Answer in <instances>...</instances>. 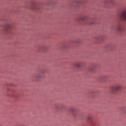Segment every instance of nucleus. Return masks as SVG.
Instances as JSON below:
<instances>
[{"label":"nucleus","instance_id":"nucleus-1","mask_svg":"<svg viewBox=\"0 0 126 126\" xmlns=\"http://www.w3.org/2000/svg\"><path fill=\"white\" fill-rule=\"evenodd\" d=\"M122 88L121 84H117L115 86H112L111 87V90L112 93H116L118 91H120Z\"/></svg>","mask_w":126,"mask_h":126},{"label":"nucleus","instance_id":"nucleus-2","mask_svg":"<svg viewBox=\"0 0 126 126\" xmlns=\"http://www.w3.org/2000/svg\"><path fill=\"white\" fill-rule=\"evenodd\" d=\"M12 28H13V25L12 24H7L4 28V31L7 32V33H9V32Z\"/></svg>","mask_w":126,"mask_h":126},{"label":"nucleus","instance_id":"nucleus-3","mask_svg":"<svg viewBox=\"0 0 126 126\" xmlns=\"http://www.w3.org/2000/svg\"><path fill=\"white\" fill-rule=\"evenodd\" d=\"M88 121L91 126H96V122L92 120V117L91 116H89L88 117Z\"/></svg>","mask_w":126,"mask_h":126},{"label":"nucleus","instance_id":"nucleus-4","mask_svg":"<svg viewBox=\"0 0 126 126\" xmlns=\"http://www.w3.org/2000/svg\"><path fill=\"white\" fill-rule=\"evenodd\" d=\"M120 18L123 20H126V11H124L121 13Z\"/></svg>","mask_w":126,"mask_h":126},{"label":"nucleus","instance_id":"nucleus-5","mask_svg":"<svg viewBox=\"0 0 126 126\" xmlns=\"http://www.w3.org/2000/svg\"><path fill=\"white\" fill-rule=\"evenodd\" d=\"M81 20H82V21H86V22H88V23H90V24H93V23H90L89 22V19H88V18H87V17L85 16L82 17L81 18Z\"/></svg>","mask_w":126,"mask_h":126},{"label":"nucleus","instance_id":"nucleus-6","mask_svg":"<svg viewBox=\"0 0 126 126\" xmlns=\"http://www.w3.org/2000/svg\"><path fill=\"white\" fill-rule=\"evenodd\" d=\"M82 64H83V63L82 62H78L75 63V67L80 68L82 66Z\"/></svg>","mask_w":126,"mask_h":126},{"label":"nucleus","instance_id":"nucleus-7","mask_svg":"<svg viewBox=\"0 0 126 126\" xmlns=\"http://www.w3.org/2000/svg\"><path fill=\"white\" fill-rule=\"evenodd\" d=\"M63 108H64V104H61L59 106H57V109H60L61 110L63 109Z\"/></svg>","mask_w":126,"mask_h":126},{"label":"nucleus","instance_id":"nucleus-8","mask_svg":"<svg viewBox=\"0 0 126 126\" xmlns=\"http://www.w3.org/2000/svg\"><path fill=\"white\" fill-rule=\"evenodd\" d=\"M47 47L46 46H43L39 47V51H45Z\"/></svg>","mask_w":126,"mask_h":126},{"label":"nucleus","instance_id":"nucleus-9","mask_svg":"<svg viewBox=\"0 0 126 126\" xmlns=\"http://www.w3.org/2000/svg\"><path fill=\"white\" fill-rule=\"evenodd\" d=\"M35 78L36 79H39V78H41V75L38 74L35 76Z\"/></svg>","mask_w":126,"mask_h":126},{"label":"nucleus","instance_id":"nucleus-10","mask_svg":"<svg viewBox=\"0 0 126 126\" xmlns=\"http://www.w3.org/2000/svg\"><path fill=\"white\" fill-rule=\"evenodd\" d=\"M117 30L119 32H121V31H123V30H122V28H121V27H119L118 28H117Z\"/></svg>","mask_w":126,"mask_h":126},{"label":"nucleus","instance_id":"nucleus-11","mask_svg":"<svg viewBox=\"0 0 126 126\" xmlns=\"http://www.w3.org/2000/svg\"><path fill=\"white\" fill-rule=\"evenodd\" d=\"M71 112H74V111H75V109L74 108H72L70 109Z\"/></svg>","mask_w":126,"mask_h":126},{"label":"nucleus","instance_id":"nucleus-12","mask_svg":"<svg viewBox=\"0 0 126 126\" xmlns=\"http://www.w3.org/2000/svg\"><path fill=\"white\" fill-rule=\"evenodd\" d=\"M123 112H124V113H126V107L123 108Z\"/></svg>","mask_w":126,"mask_h":126},{"label":"nucleus","instance_id":"nucleus-13","mask_svg":"<svg viewBox=\"0 0 126 126\" xmlns=\"http://www.w3.org/2000/svg\"><path fill=\"white\" fill-rule=\"evenodd\" d=\"M90 70H91V71H94V70L93 69V68H91L90 69Z\"/></svg>","mask_w":126,"mask_h":126},{"label":"nucleus","instance_id":"nucleus-14","mask_svg":"<svg viewBox=\"0 0 126 126\" xmlns=\"http://www.w3.org/2000/svg\"><path fill=\"white\" fill-rule=\"evenodd\" d=\"M33 9H38V7H36V8H33Z\"/></svg>","mask_w":126,"mask_h":126}]
</instances>
